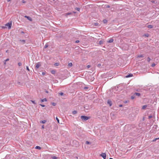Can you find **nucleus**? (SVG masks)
<instances>
[{
    "label": "nucleus",
    "mask_w": 159,
    "mask_h": 159,
    "mask_svg": "<svg viewBox=\"0 0 159 159\" xmlns=\"http://www.w3.org/2000/svg\"><path fill=\"white\" fill-rule=\"evenodd\" d=\"M81 118L83 120L86 121L89 119L90 117L84 116H81Z\"/></svg>",
    "instance_id": "obj_1"
},
{
    "label": "nucleus",
    "mask_w": 159,
    "mask_h": 159,
    "mask_svg": "<svg viewBox=\"0 0 159 159\" xmlns=\"http://www.w3.org/2000/svg\"><path fill=\"white\" fill-rule=\"evenodd\" d=\"M12 25V22H10L7 23L5 25V26L8 27V29H10L11 28V26Z\"/></svg>",
    "instance_id": "obj_2"
},
{
    "label": "nucleus",
    "mask_w": 159,
    "mask_h": 159,
    "mask_svg": "<svg viewBox=\"0 0 159 159\" xmlns=\"http://www.w3.org/2000/svg\"><path fill=\"white\" fill-rule=\"evenodd\" d=\"M91 107L88 105H86L84 106V108L85 109V111H89L90 108Z\"/></svg>",
    "instance_id": "obj_3"
},
{
    "label": "nucleus",
    "mask_w": 159,
    "mask_h": 159,
    "mask_svg": "<svg viewBox=\"0 0 159 159\" xmlns=\"http://www.w3.org/2000/svg\"><path fill=\"white\" fill-rule=\"evenodd\" d=\"M101 156L103 158V159H105L106 158V154L105 153H102L101 154Z\"/></svg>",
    "instance_id": "obj_4"
},
{
    "label": "nucleus",
    "mask_w": 159,
    "mask_h": 159,
    "mask_svg": "<svg viewBox=\"0 0 159 159\" xmlns=\"http://www.w3.org/2000/svg\"><path fill=\"white\" fill-rule=\"evenodd\" d=\"M41 66V65L39 62L37 63L36 64L35 68L36 69H38Z\"/></svg>",
    "instance_id": "obj_5"
},
{
    "label": "nucleus",
    "mask_w": 159,
    "mask_h": 159,
    "mask_svg": "<svg viewBox=\"0 0 159 159\" xmlns=\"http://www.w3.org/2000/svg\"><path fill=\"white\" fill-rule=\"evenodd\" d=\"M25 17L26 18H27V19L28 20H29L30 21H32V18L30 17L29 16H25Z\"/></svg>",
    "instance_id": "obj_6"
},
{
    "label": "nucleus",
    "mask_w": 159,
    "mask_h": 159,
    "mask_svg": "<svg viewBox=\"0 0 159 159\" xmlns=\"http://www.w3.org/2000/svg\"><path fill=\"white\" fill-rule=\"evenodd\" d=\"M107 103L110 106H111L112 104L111 102L109 100L107 101Z\"/></svg>",
    "instance_id": "obj_7"
},
{
    "label": "nucleus",
    "mask_w": 159,
    "mask_h": 159,
    "mask_svg": "<svg viewBox=\"0 0 159 159\" xmlns=\"http://www.w3.org/2000/svg\"><path fill=\"white\" fill-rule=\"evenodd\" d=\"M19 41L23 44L25 43V41L24 40H19Z\"/></svg>",
    "instance_id": "obj_8"
},
{
    "label": "nucleus",
    "mask_w": 159,
    "mask_h": 159,
    "mask_svg": "<svg viewBox=\"0 0 159 159\" xmlns=\"http://www.w3.org/2000/svg\"><path fill=\"white\" fill-rule=\"evenodd\" d=\"M133 76V75L132 74H129V75H126L125 76V77L126 78H129V77H132Z\"/></svg>",
    "instance_id": "obj_9"
},
{
    "label": "nucleus",
    "mask_w": 159,
    "mask_h": 159,
    "mask_svg": "<svg viewBox=\"0 0 159 159\" xmlns=\"http://www.w3.org/2000/svg\"><path fill=\"white\" fill-rule=\"evenodd\" d=\"M113 39H111L107 41V42L108 43H111L113 42Z\"/></svg>",
    "instance_id": "obj_10"
},
{
    "label": "nucleus",
    "mask_w": 159,
    "mask_h": 159,
    "mask_svg": "<svg viewBox=\"0 0 159 159\" xmlns=\"http://www.w3.org/2000/svg\"><path fill=\"white\" fill-rule=\"evenodd\" d=\"M147 107V105H143L142 107V109H145L146 108V107Z\"/></svg>",
    "instance_id": "obj_11"
},
{
    "label": "nucleus",
    "mask_w": 159,
    "mask_h": 159,
    "mask_svg": "<svg viewBox=\"0 0 159 159\" xmlns=\"http://www.w3.org/2000/svg\"><path fill=\"white\" fill-rule=\"evenodd\" d=\"M144 56L143 55H139L137 56V57H143Z\"/></svg>",
    "instance_id": "obj_12"
},
{
    "label": "nucleus",
    "mask_w": 159,
    "mask_h": 159,
    "mask_svg": "<svg viewBox=\"0 0 159 159\" xmlns=\"http://www.w3.org/2000/svg\"><path fill=\"white\" fill-rule=\"evenodd\" d=\"M60 63L59 62H56L54 64V65L55 66H59Z\"/></svg>",
    "instance_id": "obj_13"
},
{
    "label": "nucleus",
    "mask_w": 159,
    "mask_h": 159,
    "mask_svg": "<svg viewBox=\"0 0 159 159\" xmlns=\"http://www.w3.org/2000/svg\"><path fill=\"white\" fill-rule=\"evenodd\" d=\"M134 94L138 96H139L140 95V93H135Z\"/></svg>",
    "instance_id": "obj_14"
},
{
    "label": "nucleus",
    "mask_w": 159,
    "mask_h": 159,
    "mask_svg": "<svg viewBox=\"0 0 159 159\" xmlns=\"http://www.w3.org/2000/svg\"><path fill=\"white\" fill-rule=\"evenodd\" d=\"M47 101V100L46 98L42 99L41 100V101L42 102H46V101Z\"/></svg>",
    "instance_id": "obj_15"
},
{
    "label": "nucleus",
    "mask_w": 159,
    "mask_h": 159,
    "mask_svg": "<svg viewBox=\"0 0 159 159\" xmlns=\"http://www.w3.org/2000/svg\"><path fill=\"white\" fill-rule=\"evenodd\" d=\"M148 27L149 28H153V26L151 25H148Z\"/></svg>",
    "instance_id": "obj_16"
},
{
    "label": "nucleus",
    "mask_w": 159,
    "mask_h": 159,
    "mask_svg": "<svg viewBox=\"0 0 159 159\" xmlns=\"http://www.w3.org/2000/svg\"><path fill=\"white\" fill-rule=\"evenodd\" d=\"M35 148L36 149H41V148L39 146H36Z\"/></svg>",
    "instance_id": "obj_17"
},
{
    "label": "nucleus",
    "mask_w": 159,
    "mask_h": 159,
    "mask_svg": "<svg viewBox=\"0 0 159 159\" xmlns=\"http://www.w3.org/2000/svg\"><path fill=\"white\" fill-rule=\"evenodd\" d=\"M46 120H42V121H40V123L44 124L45 123H46Z\"/></svg>",
    "instance_id": "obj_18"
},
{
    "label": "nucleus",
    "mask_w": 159,
    "mask_h": 159,
    "mask_svg": "<svg viewBox=\"0 0 159 159\" xmlns=\"http://www.w3.org/2000/svg\"><path fill=\"white\" fill-rule=\"evenodd\" d=\"M72 66V63L70 62L68 64V66L70 67H71Z\"/></svg>",
    "instance_id": "obj_19"
},
{
    "label": "nucleus",
    "mask_w": 159,
    "mask_h": 159,
    "mask_svg": "<svg viewBox=\"0 0 159 159\" xmlns=\"http://www.w3.org/2000/svg\"><path fill=\"white\" fill-rule=\"evenodd\" d=\"M77 113V111H75V110L74 111L72 112V113L74 115L76 114Z\"/></svg>",
    "instance_id": "obj_20"
},
{
    "label": "nucleus",
    "mask_w": 159,
    "mask_h": 159,
    "mask_svg": "<svg viewBox=\"0 0 159 159\" xmlns=\"http://www.w3.org/2000/svg\"><path fill=\"white\" fill-rule=\"evenodd\" d=\"M71 14L72 13L71 12L67 13L66 14V16H67L68 15H71Z\"/></svg>",
    "instance_id": "obj_21"
},
{
    "label": "nucleus",
    "mask_w": 159,
    "mask_h": 159,
    "mask_svg": "<svg viewBox=\"0 0 159 159\" xmlns=\"http://www.w3.org/2000/svg\"><path fill=\"white\" fill-rule=\"evenodd\" d=\"M158 139H159V138H155V139H154L153 140H152V141L153 142H155L157 140H158Z\"/></svg>",
    "instance_id": "obj_22"
},
{
    "label": "nucleus",
    "mask_w": 159,
    "mask_h": 159,
    "mask_svg": "<svg viewBox=\"0 0 159 159\" xmlns=\"http://www.w3.org/2000/svg\"><path fill=\"white\" fill-rule=\"evenodd\" d=\"M51 73L53 74H54L55 73V71L54 70H52L51 71Z\"/></svg>",
    "instance_id": "obj_23"
},
{
    "label": "nucleus",
    "mask_w": 159,
    "mask_h": 159,
    "mask_svg": "<svg viewBox=\"0 0 159 159\" xmlns=\"http://www.w3.org/2000/svg\"><path fill=\"white\" fill-rule=\"evenodd\" d=\"M103 22L105 24L107 22V20H106L105 19L103 20Z\"/></svg>",
    "instance_id": "obj_24"
},
{
    "label": "nucleus",
    "mask_w": 159,
    "mask_h": 159,
    "mask_svg": "<svg viewBox=\"0 0 159 159\" xmlns=\"http://www.w3.org/2000/svg\"><path fill=\"white\" fill-rule=\"evenodd\" d=\"M86 144H91V143L88 141H86Z\"/></svg>",
    "instance_id": "obj_25"
},
{
    "label": "nucleus",
    "mask_w": 159,
    "mask_h": 159,
    "mask_svg": "<svg viewBox=\"0 0 159 159\" xmlns=\"http://www.w3.org/2000/svg\"><path fill=\"white\" fill-rule=\"evenodd\" d=\"M48 45L47 44H46L44 46V48H46L48 47Z\"/></svg>",
    "instance_id": "obj_26"
},
{
    "label": "nucleus",
    "mask_w": 159,
    "mask_h": 159,
    "mask_svg": "<svg viewBox=\"0 0 159 159\" xmlns=\"http://www.w3.org/2000/svg\"><path fill=\"white\" fill-rule=\"evenodd\" d=\"M52 158L53 159H57V157L55 156H53L52 157Z\"/></svg>",
    "instance_id": "obj_27"
},
{
    "label": "nucleus",
    "mask_w": 159,
    "mask_h": 159,
    "mask_svg": "<svg viewBox=\"0 0 159 159\" xmlns=\"http://www.w3.org/2000/svg\"><path fill=\"white\" fill-rule=\"evenodd\" d=\"M98 24H99L97 22H95V23H94V25L95 26H98Z\"/></svg>",
    "instance_id": "obj_28"
},
{
    "label": "nucleus",
    "mask_w": 159,
    "mask_h": 159,
    "mask_svg": "<svg viewBox=\"0 0 159 159\" xmlns=\"http://www.w3.org/2000/svg\"><path fill=\"white\" fill-rule=\"evenodd\" d=\"M151 60V59L150 57H148V58H147V61H148V62H149Z\"/></svg>",
    "instance_id": "obj_29"
},
{
    "label": "nucleus",
    "mask_w": 159,
    "mask_h": 159,
    "mask_svg": "<svg viewBox=\"0 0 159 159\" xmlns=\"http://www.w3.org/2000/svg\"><path fill=\"white\" fill-rule=\"evenodd\" d=\"M59 94L60 95H63L64 94V93L62 92H61L59 93Z\"/></svg>",
    "instance_id": "obj_30"
},
{
    "label": "nucleus",
    "mask_w": 159,
    "mask_h": 159,
    "mask_svg": "<svg viewBox=\"0 0 159 159\" xmlns=\"http://www.w3.org/2000/svg\"><path fill=\"white\" fill-rule=\"evenodd\" d=\"M18 65L19 66H20L22 65V63L21 62H19L18 63Z\"/></svg>",
    "instance_id": "obj_31"
},
{
    "label": "nucleus",
    "mask_w": 159,
    "mask_h": 159,
    "mask_svg": "<svg viewBox=\"0 0 159 159\" xmlns=\"http://www.w3.org/2000/svg\"><path fill=\"white\" fill-rule=\"evenodd\" d=\"M75 9L79 11H80V8L78 7H76Z\"/></svg>",
    "instance_id": "obj_32"
},
{
    "label": "nucleus",
    "mask_w": 159,
    "mask_h": 159,
    "mask_svg": "<svg viewBox=\"0 0 159 159\" xmlns=\"http://www.w3.org/2000/svg\"><path fill=\"white\" fill-rule=\"evenodd\" d=\"M106 7V8H108L110 7V6L107 5H105Z\"/></svg>",
    "instance_id": "obj_33"
},
{
    "label": "nucleus",
    "mask_w": 159,
    "mask_h": 159,
    "mask_svg": "<svg viewBox=\"0 0 159 159\" xmlns=\"http://www.w3.org/2000/svg\"><path fill=\"white\" fill-rule=\"evenodd\" d=\"M56 120H57V122L59 123V119H58V118L57 117H56Z\"/></svg>",
    "instance_id": "obj_34"
},
{
    "label": "nucleus",
    "mask_w": 159,
    "mask_h": 159,
    "mask_svg": "<svg viewBox=\"0 0 159 159\" xmlns=\"http://www.w3.org/2000/svg\"><path fill=\"white\" fill-rule=\"evenodd\" d=\"M9 59H6V60H5V62H4V64H6V61H9Z\"/></svg>",
    "instance_id": "obj_35"
},
{
    "label": "nucleus",
    "mask_w": 159,
    "mask_h": 159,
    "mask_svg": "<svg viewBox=\"0 0 159 159\" xmlns=\"http://www.w3.org/2000/svg\"><path fill=\"white\" fill-rule=\"evenodd\" d=\"M102 41H100L99 42V43L100 44H101L102 43Z\"/></svg>",
    "instance_id": "obj_36"
},
{
    "label": "nucleus",
    "mask_w": 159,
    "mask_h": 159,
    "mask_svg": "<svg viewBox=\"0 0 159 159\" xmlns=\"http://www.w3.org/2000/svg\"><path fill=\"white\" fill-rule=\"evenodd\" d=\"M135 98V97L134 96H132L131 97V98L132 99H134V98Z\"/></svg>",
    "instance_id": "obj_37"
},
{
    "label": "nucleus",
    "mask_w": 159,
    "mask_h": 159,
    "mask_svg": "<svg viewBox=\"0 0 159 159\" xmlns=\"http://www.w3.org/2000/svg\"><path fill=\"white\" fill-rule=\"evenodd\" d=\"M101 66V64H98L97 65V66L98 67H100Z\"/></svg>",
    "instance_id": "obj_38"
},
{
    "label": "nucleus",
    "mask_w": 159,
    "mask_h": 159,
    "mask_svg": "<svg viewBox=\"0 0 159 159\" xmlns=\"http://www.w3.org/2000/svg\"><path fill=\"white\" fill-rule=\"evenodd\" d=\"M26 69H27V70H28V71H30V70H29V67H28V66H26Z\"/></svg>",
    "instance_id": "obj_39"
},
{
    "label": "nucleus",
    "mask_w": 159,
    "mask_h": 159,
    "mask_svg": "<svg viewBox=\"0 0 159 159\" xmlns=\"http://www.w3.org/2000/svg\"><path fill=\"white\" fill-rule=\"evenodd\" d=\"M155 66V63H153L152 65V67H154V66Z\"/></svg>",
    "instance_id": "obj_40"
},
{
    "label": "nucleus",
    "mask_w": 159,
    "mask_h": 159,
    "mask_svg": "<svg viewBox=\"0 0 159 159\" xmlns=\"http://www.w3.org/2000/svg\"><path fill=\"white\" fill-rule=\"evenodd\" d=\"M52 105L53 106H55L56 105V103H55V102H53L52 103Z\"/></svg>",
    "instance_id": "obj_41"
},
{
    "label": "nucleus",
    "mask_w": 159,
    "mask_h": 159,
    "mask_svg": "<svg viewBox=\"0 0 159 159\" xmlns=\"http://www.w3.org/2000/svg\"><path fill=\"white\" fill-rule=\"evenodd\" d=\"M31 102L34 103V104H36V103L35 102V101H32V100H31Z\"/></svg>",
    "instance_id": "obj_42"
},
{
    "label": "nucleus",
    "mask_w": 159,
    "mask_h": 159,
    "mask_svg": "<svg viewBox=\"0 0 159 159\" xmlns=\"http://www.w3.org/2000/svg\"><path fill=\"white\" fill-rule=\"evenodd\" d=\"M152 117V116H148L149 119H151Z\"/></svg>",
    "instance_id": "obj_43"
},
{
    "label": "nucleus",
    "mask_w": 159,
    "mask_h": 159,
    "mask_svg": "<svg viewBox=\"0 0 159 159\" xmlns=\"http://www.w3.org/2000/svg\"><path fill=\"white\" fill-rule=\"evenodd\" d=\"M40 105L42 107H45V105H42V104H40Z\"/></svg>",
    "instance_id": "obj_44"
},
{
    "label": "nucleus",
    "mask_w": 159,
    "mask_h": 159,
    "mask_svg": "<svg viewBox=\"0 0 159 159\" xmlns=\"http://www.w3.org/2000/svg\"><path fill=\"white\" fill-rule=\"evenodd\" d=\"M73 142L75 143H77V145H78V143L76 141H73Z\"/></svg>",
    "instance_id": "obj_45"
},
{
    "label": "nucleus",
    "mask_w": 159,
    "mask_h": 159,
    "mask_svg": "<svg viewBox=\"0 0 159 159\" xmlns=\"http://www.w3.org/2000/svg\"><path fill=\"white\" fill-rule=\"evenodd\" d=\"M42 74L43 75H44L45 74V73L44 72H42Z\"/></svg>",
    "instance_id": "obj_46"
},
{
    "label": "nucleus",
    "mask_w": 159,
    "mask_h": 159,
    "mask_svg": "<svg viewBox=\"0 0 159 159\" xmlns=\"http://www.w3.org/2000/svg\"><path fill=\"white\" fill-rule=\"evenodd\" d=\"M79 42H80V41L78 40H76L75 41V43H79Z\"/></svg>",
    "instance_id": "obj_47"
},
{
    "label": "nucleus",
    "mask_w": 159,
    "mask_h": 159,
    "mask_svg": "<svg viewBox=\"0 0 159 159\" xmlns=\"http://www.w3.org/2000/svg\"><path fill=\"white\" fill-rule=\"evenodd\" d=\"M22 2L23 3H25V1L24 0H23L22 1Z\"/></svg>",
    "instance_id": "obj_48"
},
{
    "label": "nucleus",
    "mask_w": 159,
    "mask_h": 159,
    "mask_svg": "<svg viewBox=\"0 0 159 159\" xmlns=\"http://www.w3.org/2000/svg\"><path fill=\"white\" fill-rule=\"evenodd\" d=\"M87 66V67H88V68H89V67H90V65H89Z\"/></svg>",
    "instance_id": "obj_49"
},
{
    "label": "nucleus",
    "mask_w": 159,
    "mask_h": 159,
    "mask_svg": "<svg viewBox=\"0 0 159 159\" xmlns=\"http://www.w3.org/2000/svg\"><path fill=\"white\" fill-rule=\"evenodd\" d=\"M145 36H146V37H148V34H145Z\"/></svg>",
    "instance_id": "obj_50"
},
{
    "label": "nucleus",
    "mask_w": 159,
    "mask_h": 159,
    "mask_svg": "<svg viewBox=\"0 0 159 159\" xmlns=\"http://www.w3.org/2000/svg\"><path fill=\"white\" fill-rule=\"evenodd\" d=\"M42 129H44V126L43 125H42Z\"/></svg>",
    "instance_id": "obj_51"
},
{
    "label": "nucleus",
    "mask_w": 159,
    "mask_h": 159,
    "mask_svg": "<svg viewBox=\"0 0 159 159\" xmlns=\"http://www.w3.org/2000/svg\"><path fill=\"white\" fill-rule=\"evenodd\" d=\"M122 105H119V107H122Z\"/></svg>",
    "instance_id": "obj_52"
},
{
    "label": "nucleus",
    "mask_w": 159,
    "mask_h": 159,
    "mask_svg": "<svg viewBox=\"0 0 159 159\" xmlns=\"http://www.w3.org/2000/svg\"><path fill=\"white\" fill-rule=\"evenodd\" d=\"M128 127V125H126L125 126V128H126V127Z\"/></svg>",
    "instance_id": "obj_53"
},
{
    "label": "nucleus",
    "mask_w": 159,
    "mask_h": 159,
    "mask_svg": "<svg viewBox=\"0 0 159 159\" xmlns=\"http://www.w3.org/2000/svg\"><path fill=\"white\" fill-rule=\"evenodd\" d=\"M11 0H7V2H9Z\"/></svg>",
    "instance_id": "obj_54"
},
{
    "label": "nucleus",
    "mask_w": 159,
    "mask_h": 159,
    "mask_svg": "<svg viewBox=\"0 0 159 159\" xmlns=\"http://www.w3.org/2000/svg\"><path fill=\"white\" fill-rule=\"evenodd\" d=\"M2 28H6V27H5L3 26V27H2Z\"/></svg>",
    "instance_id": "obj_55"
},
{
    "label": "nucleus",
    "mask_w": 159,
    "mask_h": 159,
    "mask_svg": "<svg viewBox=\"0 0 159 159\" xmlns=\"http://www.w3.org/2000/svg\"><path fill=\"white\" fill-rule=\"evenodd\" d=\"M73 12L74 13H76V12Z\"/></svg>",
    "instance_id": "obj_56"
},
{
    "label": "nucleus",
    "mask_w": 159,
    "mask_h": 159,
    "mask_svg": "<svg viewBox=\"0 0 159 159\" xmlns=\"http://www.w3.org/2000/svg\"><path fill=\"white\" fill-rule=\"evenodd\" d=\"M109 159H112V158H109Z\"/></svg>",
    "instance_id": "obj_57"
},
{
    "label": "nucleus",
    "mask_w": 159,
    "mask_h": 159,
    "mask_svg": "<svg viewBox=\"0 0 159 159\" xmlns=\"http://www.w3.org/2000/svg\"><path fill=\"white\" fill-rule=\"evenodd\" d=\"M85 88V89H87V87H85V88Z\"/></svg>",
    "instance_id": "obj_58"
},
{
    "label": "nucleus",
    "mask_w": 159,
    "mask_h": 159,
    "mask_svg": "<svg viewBox=\"0 0 159 159\" xmlns=\"http://www.w3.org/2000/svg\"><path fill=\"white\" fill-rule=\"evenodd\" d=\"M46 92L47 93H48V92L47 91H46Z\"/></svg>",
    "instance_id": "obj_59"
}]
</instances>
